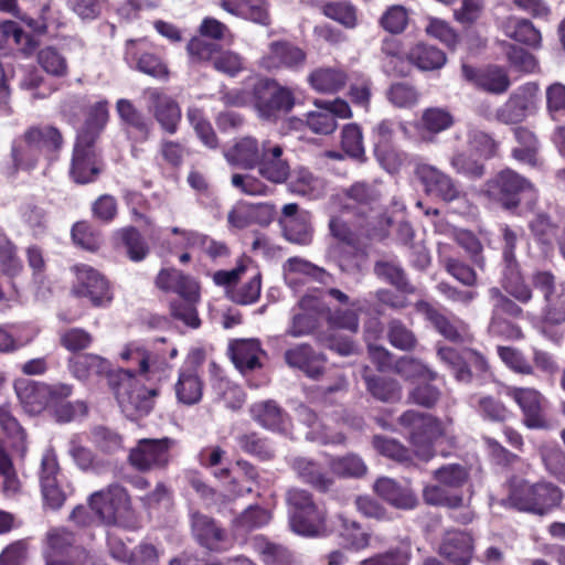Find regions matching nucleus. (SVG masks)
<instances>
[{
    "mask_svg": "<svg viewBox=\"0 0 565 565\" xmlns=\"http://www.w3.org/2000/svg\"><path fill=\"white\" fill-rule=\"evenodd\" d=\"M158 289L174 294L169 301L170 315L185 326L198 328L201 320L196 306L200 301V285L189 275L175 268H162L154 280Z\"/></svg>",
    "mask_w": 565,
    "mask_h": 565,
    "instance_id": "1",
    "label": "nucleus"
},
{
    "mask_svg": "<svg viewBox=\"0 0 565 565\" xmlns=\"http://www.w3.org/2000/svg\"><path fill=\"white\" fill-rule=\"evenodd\" d=\"M109 385L122 413L130 418L148 415L160 395L158 386L147 387L132 372L122 369L109 374Z\"/></svg>",
    "mask_w": 565,
    "mask_h": 565,
    "instance_id": "2",
    "label": "nucleus"
},
{
    "mask_svg": "<svg viewBox=\"0 0 565 565\" xmlns=\"http://www.w3.org/2000/svg\"><path fill=\"white\" fill-rule=\"evenodd\" d=\"M487 200L503 211L515 213L524 196L534 194V184L511 168H504L489 178L482 189Z\"/></svg>",
    "mask_w": 565,
    "mask_h": 565,
    "instance_id": "3",
    "label": "nucleus"
},
{
    "mask_svg": "<svg viewBox=\"0 0 565 565\" xmlns=\"http://www.w3.org/2000/svg\"><path fill=\"white\" fill-rule=\"evenodd\" d=\"M562 491L551 482L531 483L522 478H513L510 482V494L503 504L520 511L544 515L562 501Z\"/></svg>",
    "mask_w": 565,
    "mask_h": 565,
    "instance_id": "4",
    "label": "nucleus"
},
{
    "mask_svg": "<svg viewBox=\"0 0 565 565\" xmlns=\"http://www.w3.org/2000/svg\"><path fill=\"white\" fill-rule=\"evenodd\" d=\"M250 94L255 110L265 120H277L290 113L296 104L294 89L271 77L257 78Z\"/></svg>",
    "mask_w": 565,
    "mask_h": 565,
    "instance_id": "5",
    "label": "nucleus"
},
{
    "mask_svg": "<svg viewBox=\"0 0 565 565\" xmlns=\"http://www.w3.org/2000/svg\"><path fill=\"white\" fill-rule=\"evenodd\" d=\"M74 279L70 292L77 299H85L93 308H107L114 300L110 280L88 264H75L71 267Z\"/></svg>",
    "mask_w": 565,
    "mask_h": 565,
    "instance_id": "6",
    "label": "nucleus"
},
{
    "mask_svg": "<svg viewBox=\"0 0 565 565\" xmlns=\"http://www.w3.org/2000/svg\"><path fill=\"white\" fill-rule=\"evenodd\" d=\"M124 61L129 67L158 81L170 78V68L163 49L150 38L128 39L124 45Z\"/></svg>",
    "mask_w": 565,
    "mask_h": 565,
    "instance_id": "7",
    "label": "nucleus"
},
{
    "mask_svg": "<svg viewBox=\"0 0 565 565\" xmlns=\"http://www.w3.org/2000/svg\"><path fill=\"white\" fill-rule=\"evenodd\" d=\"M102 151L96 142L75 138L70 163V178L79 185L94 183L104 171Z\"/></svg>",
    "mask_w": 565,
    "mask_h": 565,
    "instance_id": "8",
    "label": "nucleus"
},
{
    "mask_svg": "<svg viewBox=\"0 0 565 565\" xmlns=\"http://www.w3.org/2000/svg\"><path fill=\"white\" fill-rule=\"evenodd\" d=\"M398 422L409 433L416 455L423 460H429L433 457L431 440L441 435L440 423L415 411L405 412Z\"/></svg>",
    "mask_w": 565,
    "mask_h": 565,
    "instance_id": "9",
    "label": "nucleus"
},
{
    "mask_svg": "<svg viewBox=\"0 0 565 565\" xmlns=\"http://www.w3.org/2000/svg\"><path fill=\"white\" fill-rule=\"evenodd\" d=\"M358 311H362V307H358L356 310L338 308L329 313L327 322L332 330L328 331L320 339L326 349L334 351L335 353H355L356 348L354 341L334 329H344L356 333L360 328Z\"/></svg>",
    "mask_w": 565,
    "mask_h": 565,
    "instance_id": "10",
    "label": "nucleus"
},
{
    "mask_svg": "<svg viewBox=\"0 0 565 565\" xmlns=\"http://www.w3.org/2000/svg\"><path fill=\"white\" fill-rule=\"evenodd\" d=\"M173 445L174 440L169 437L140 439L130 450L129 462L140 471L164 469L170 462Z\"/></svg>",
    "mask_w": 565,
    "mask_h": 565,
    "instance_id": "11",
    "label": "nucleus"
},
{
    "mask_svg": "<svg viewBox=\"0 0 565 565\" xmlns=\"http://www.w3.org/2000/svg\"><path fill=\"white\" fill-rule=\"evenodd\" d=\"M492 300V312L489 329L492 333L504 334L508 338L520 339V327L511 323L509 319H519L523 315L522 308L504 295L498 287L489 290Z\"/></svg>",
    "mask_w": 565,
    "mask_h": 565,
    "instance_id": "12",
    "label": "nucleus"
},
{
    "mask_svg": "<svg viewBox=\"0 0 565 565\" xmlns=\"http://www.w3.org/2000/svg\"><path fill=\"white\" fill-rule=\"evenodd\" d=\"M414 306L416 311L448 342L458 345H468L472 342V334L469 331L468 324L465 322L460 320L452 321L426 300H418Z\"/></svg>",
    "mask_w": 565,
    "mask_h": 565,
    "instance_id": "13",
    "label": "nucleus"
},
{
    "mask_svg": "<svg viewBox=\"0 0 565 565\" xmlns=\"http://www.w3.org/2000/svg\"><path fill=\"white\" fill-rule=\"evenodd\" d=\"M461 75L476 89L491 95L505 94L511 86L508 71L503 66L495 64L476 67L463 63L461 65Z\"/></svg>",
    "mask_w": 565,
    "mask_h": 565,
    "instance_id": "14",
    "label": "nucleus"
},
{
    "mask_svg": "<svg viewBox=\"0 0 565 565\" xmlns=\"http://www.w3.org/2000/svg\"><path fill=\"white\" fill-rule=\"evenodd\" d=\"M539 92L536 83H526L519 86L509 98L497 108L494 118L503 125H519L526 119L535 107Z\"/></svg>",
    "mask_w": 565,
    "mask_h": 565,
    "instance_id": "15",
    "label": "nucleus"
},
{
    "mask_svg": "<svg viewBox=\"0 0 565 565\" xmlns=\"http://www.w3.org/2000/svg\"><path fill=\"white\" fill-rule=\"evenodd\" d=\"M130 499L126 489L117 483L92 493L88 505L96 516L106 524H114L117 516L129 508Z\"/></svg>",
    "mask_w": 565,
    "mask_h": 565,
    "instance_id": "16",
    "label": "nucleus"
},
{
    "mask_svg": "<svg viewBox=\"0 0 565 565\" xmlns=\"http://www.w3.org/2000/svg\"><path fill=\"white\" fill-rule=\"evenodd\" d=\"M416 175L426 193L446 203L457 201L463 195L460 184L455 179L431 164L418 166Z\"/></svg>",
    "mask_w": 565,
    "mask_h": 565,
    "instance_id": "17",
    "label": "nucleus"
},
{
    "mask_svg": "<svg viewBox=\"0 0 565 565\" xmlns=\"http://www.w3.org/2000/svg\"><path fill=\"white\" fill-rule=\"evenodd\" d=\"M307 60L306 52L289 41H273L268 52L258 62L266 72H276L281 68L298 71Z\"/></svg>",
    "mask_w": 565,
    "mask_h": 565,
    "instance_id": "18",
    "label": "nucleus"
},
{
    "mask_svg": "<svg viewBox=\"0 0 565 565\" xmlns=\"http://www.w3.org/2000/svg\"><path fill=\"white\" fill-rule=\"evenodd\" d=\"M380 65L381 71L388 77H408L413 73L411 50L406 51L401 40L386 36L381 42Z\"/></svg>",
    "mask_w": 565,
    "mask_h": 565,
    "instance_id": "19",
    "label": "nucleus"
},
{
    "mask_svg": "<svg viewBox=\"0 0 565 565\" xmlns=\"http://www.w3.org/2000/svg\"><path fill=\"white\" fill-rule=\"evenodd\" d=\"M40 484L45 502L52 509L63 505L66 493L62 489V475L56 455L49 449L43 454L40 469Z\"/></svg>",
    "mask_w": 565,
    "mask_h": 565,
    "instance_id": "20",
    "label": "nucleus"
},
{
    "mask_svg": "<svg viewBox=\"0 0 565 565\" xmlns=\"http://www.w3.org/2000/svg\"><path fill=\"white\" fill-rule=\"evenodd\" d=\"M278 222L287 241L298 245H309L312 242L310 215L308 212H299L297 203L285 204Z\"/></svg>",
    "mask_w": 565,
    "mask_h": 565,
    "instance_id": "21",
    "label": "nucleus"
},
{
    "mask_svg": "<svg viewBox=\"0 0 565 565\" xmlns=\"http://www.w3.org/2000/svg\"><path fill=\"white\" fill-rule=\"evenodd\" d=\"M475 552V542L470 533L448 530L444 533L438 553L449 565H469Z\"/></svg>",
    "mask_w": 565,
    "mask_h": 565,
    "instance_id": "22",
    "label": "nucleus"
},
{
    "mask_svg": "<svg viewBox=\"0 0 565 565\" xmlns=\"http://www.w3.org/2000/svg\"><path fill=\"white\" fill-rule=\"evenodd\" d=\"M282 156L284 149L280 145L265 140L256 166L258 173L271 183H284L289 177L290 167Z\"/></svg>",
    "mask_w": 565,
    "mask_h": 565,
    "instance_id": "23",
    "label": "nucleus"
},
{
    "mask_svg": "<svg viewBox=\"0 0 565 565\" xmlns=\"http://www.w3.org/2000/svg\"><path fill=\"white\" fill-rule=\"evenodd\" d=\"M41 158L43 157L23 131L11 141V163L7 167V175L14 178L20 171H33L38 168Z\"/></svg>",
    "mask_w": 565,
    "mask_h": 565,
    "instance_id": "24",
    "label": "nucleus"
},
{
    "mask_svg": "<svg viewBox=\"0 0 565 565\" xmlns=\"http://www.w3.org/2000/svg\"><path fill=\"white\" fill-rule=\"evenodd\" d=\"M151 113L162 131L174 135L179 130L182 111L179 103L171 96L154 90L150 94Z\"/></svg>",
    "mask_w": 565,
    "mask_h": 565,
    "instance_id": "25",
    "label": "nucleus"
},
{
    "mask_svg": "<svg viewBox=\"0 0 565 565\" xmlns=\"http://www.w3.org/2000/svg\"><path fill=\"white\" fill-rule=\"evenodd\" d=\"M512 397L521 407L523 423L531 429H547L550 424L543 414V396L533 388H514Z\"/></svg>",
    "mask_w": 565,
    "mask_h": 565,
    "instance_id": "26",
    "label": "nucleus"
},
{
    "mask_svg": "<svg viewBox=\"0 0 565 565\" xmlns=\"http://www.w3.org/2000/svg\"><path fill=\"white\" fill-rule=\"evenodd\" d=\"M116 110L129 139L135 142H145L149 139L151 125L131 100L119 99L116 103Z\"/></svg>",
    "mask_w": 565,
    "mask_h": 565,
    "instance_id": "27",
    "label": "nucleus"
},
{
    "mask_svg": "<svg viewBox=\"0 0 565 565\" xmlns=\"http://www.w3.org/2000/svg\"><path fill=\"white\" fill-rule=\"evenodd\" d=\"M220 7L232 15L256 24H271L268 0H220Z\"/></svg>",
    "mask_w": 565,
    "mask_h": 565,
    "instance_id": "28",
    "label": "nucleus"
},
{
    "mask_svg": "<svg viewBox=\"0 0 565 565\" xmlns=\"http://www.w3.org/2000/svg\"><path fill=\"white\" fill-rule=\"evenodd\" d=\"M455 125L454 115L444 107H428L422 113L416 129L426 142H434L436 137Z\"/></svg>",
    "mask_w": 565,
    "mask_h": 565,
    "instance_id": "29",
    "label": "nucleus"
},
{
    "mask_svg": "<svg viewBox=\"0 0 565 565\" xmlns=\"http://www.w3.org/2000/svg\"><path fill=\"white\" fill-rule=\"evenodd\" d=\"M24 132L43 158L56 157L64 146L63 134L53 125H32Z\"/></svg>",
    "mask_w": 565,
    "mask_h": 565,
    "instance_id": "30",
    "label": "nucleus"
},
{
    "mask_svg": "<svg viewBox=\"0 0 565 565\" xmlns=\"http://www.w3.org/2000/svg\"><path fill=\"white\" fill-rule=\"evenodd\" d=\"M349 79V73L335 66L317 67L308 75L309 86L320 94H337L344 89Z\"/></svg>",
    "mask_w": 565,
    "mask_h": 565,
    "instance_id": "31",
    "label": "nucleus"
},
{
    "mask_svg": "<svg viewBox=\"0 0 565 565\" xmlns=\"http://www.w3.org/2000/svg\"><path fill=\"white\" fill-rule=\"evenodd\" d=\"M43 557L53 559H70L74 556H86L85 552L74 546V536L64 529H51L45 535Z\"/></svg>",
    "mask_w": 565,
    "mask_h": 565,
    "instance_id": "32",
    "label": "nucleus"
},
{
    "mask_svg": "<svg viewBox=\"0 0 565 565\" xmlns=\"http://www.w3.org/2000/svg\"><path fill=\"white\" fill-rule=\"evenodd\" d=\"M108 120V102L106 99L96 102L88 107L85 120L77 130L75 138L97 143Z\"/></svg>",
    "mask_w": 565,
    "mask_h": 565,
    "instance_id": "33",
    "label": "nucleus"
},
{
    "mask_svg": "<svg viewBox=\"0 0 565 565\" xmlns=\"http://www.w3.org/2000/svg\"><path fill=\"white\" fill-rule=\"evenodd\" d=\"M114 244L116 248L124 249L129 260L134 263L142 262L150 253L145 237L132 225L118 228L114 233Z\"/></svg>",
    "mask_w": 565,
    "mask_h": 565,
    "instance_id": "34",
    "label": "nucleus"
},
{
    "mask_svg": "<svg viewBox=\"0 0 565 565\" xmlns=\"http://www.w3.org/2000/svg\"><path fill=\"white\" fill-rule=\"evenodd\" d=\"M14 391L25 411L30 414H39L49 407L46 384L36 383L26 379H18L14 382Z\"/></svg>",
    "mask_w": 565,
    "mask_h": 565,
    "instance_id": "35",
    "label": "nucleus"
},
{
    "mask_svg": "<svg viewBox=\"0 0 565 565\" xmlns=\"http://www.w3.org/2000/svg\"><path fill=\"white\" fill-rule=\"evenodd\" d=\"M250 414L264 428L281 433L288 429L287 414L271 399L254 403L250 406Z\"/></svg>",
    "mask_w": 565,
    "mask_h": 565,
    "instance_id": "36",
    "label": "nucleus"
},
{
    "mask_svg": "<svg viewBox=\"0 0 565 565\" xmlns=\"http://www.w3.org/2000/svg\"><path fill=\"white\" fill-rule=\"evenodd\" d=\"M374 491L397 509L409 510L417 503V499L409 488L401 487L391 478L377 479L374 483Z\"/></svg>",
    "mask_w": 565,
    "mask_h": 565,
    "instance_id": "37",
    "label": "nucleus"
},
{
    "mask_svg": "<svg viewBox=\"0 0 565 565\" xmlns=\"http://www.w3.org/2000/svg\"><path fill=\"white\" fill-rule=\"evenodd\" d=\"M512 131L519 145L512 149V158L527 166L536 167L539 164L540 151V141L536 135L524 126H516Z\"/></svg>",
    "mask_w": 565,
    "mask_h": 565,
    "instance_id": "38",
    "label": "nucleus"
},
{
    "mask_svg": "<svg viewBox=\"0 0 565 565\" xmlns=\"http://www.w3.org/2000/svg\"><path fill=\"white\" fill-rule=\"evenodd\" d=\"M191 520L192 533L201 545L209 550H217L225 541V531L207 515L195 512Z\"/></svg>",
    "mask_w": 565,
    "mask_h": 565,
    "instance_id": "39",
    "label": "nucleus"
},
{
    "mask_svg": "<svg viewBox=\"0 0 565 565\" xmlns=\"http://www.w3.org/2000/svg\"><path fill=\"white\" fill-rule=\"evenodd\" d=\"M291 530L303 536H319L327 532L326 512L318 507L301 514H291Z\"/></svg>",
    "mask_w": 565,
    "mask_h": 565,
    "instance_id": "40",
    "label": "nucleus"
},
{
    "mask_svg": "<svg viewBox=\"0 0 565 565\" xmlns=\"http://www.w3.org/2000/svg\"><path fill=\"white\" fill-rule=\"evenodd\" d=\"M394 121L391 119L381 120L372 131L374 143V156L377 161L383 164H390L395 157L393 149L394 139Z\"/></svg>",
    "mask_w": 565,
    "mask_h": 565,
    "instance_id": "41",
    "label": "nucleus"
},
{
    "mask_svg": "<svg viewBox=\"0 0 565 565\" xmlns=\"http://www.w3.org/2000/svg\"><path fill=\"white\" fill-rule=\"evenodd\" d=\"M175 395L184 405L198 404L203 395V383L194 367H185L180 371L175 383Z\"/></svg>",
    "mask_w": 565,
    "mask_h": 565,
    "instance_id": "42",
    "label": "nucleus"
},
{
    "mask_svg": "<svg viewBox=\"0 0 565 565\" xmlns=\"http://www.w3.org/2000/svg\"><path fill=\"white\" fill-rule=\"evenodd\" d=\"M262 146L253 137L241 138L226 154L227 160L243 169H254L258 163Z\"/></svg>",
    "mask_w": 565,
    "mask_h": 565,
    "instance_id": "43",
    "label": "nucleus"
},
{
    "mask_svg": "<svg viewBox=\"0 0 565 565\" xmlns=\"http://www.w3.org/2000/svg\"><path fill=\"white\" fill-rule=\"evenodd\" d=\"M505 34L515 42L533 50H539L542 46L540 30L527 19L510 18L505 25Z\"/></svg>",
    "mask_w": 565,
    "mask_h": 565,
    "instance_id": "44",
    "label": "nucleus"
},
{
    "mask_svg": "<svg viewBox=\"0 0 565 565\" xmlns=\"http://www.w3.org/2000/svg\"><path fill=\"white\" fill-rule=\"evenodd\" d=\"M298 419L306 424L309 430L306 438L320 444H341L344 441L342 434H329L321 423L318 422L316 414L307 406L299 405L296 409Z\"/></svg>",
    "mask_w": 565,
    "mask_h": 565,
    "instance_id": "45",
    "label": "nucleus"
},
{
    "mask_svg": "<svg viewBox=\"0 0 565 565\" xmlns=\"http://www.w3.org/2000/svg\"><path fill=\"white\" fill-rule=\"evenodd\" d=\"M502 287L521 303H527L533 296L531 287L525 282L519 263L504 265Z\"/></svg>",
    "mask_w": 565,
    "mask_h": 565,
    "instance_id": "46",
    "label": "nucleus"
},
{
    "mask_svg": "<svg viewBox=\"0 0 565 565\" xmlns=\"http://www.w3.org/2000/svg\"><path fill=\"white\" fill-rule=\"evenodd\" d=\"M413 68L420 71H434L441 68L447 61L446 54L440 49L426 43H417L411 47Z\"/></svg>",
    "mask_w": 565,
    "mask_h": 565,
    "instance_id": "47",
    "label": "nucleus"
},
{
    "mask_svg": "<svg viewBox=\"0 0 565 565\" xmlns=\"http://www.w3.org/2000/svg\"><path fill=\"white\" fill-rule=\"evenodd\" d=\"M292 469L302 481L319 490H327L332 483L331 478L311 459L305 457L295 458Z\"/></svg>",
    "mask_w": 565,
    "mask_h": 565,
    "instance_id": "48",
    "label": "nucleus"
},
{
    "mask_svg": "<svg viewBox=\"0 0 565 565\" xmlns=\"http://www.w3.org/2000/svg\"><path fill=\"white\" fill-rule=\"evenodd\" d=\"M186 118L196 137L205 147L209 149L218 148V137L202 108L196 106L189 107L186 109Z\"/></svg>",
    "mask_w": 565,
    "mask_h": 565,
    "instance_id": "49",
    "label": "nucleus"
},
{
    "mask_svg": "<svg viewBox=\"0 0 565 565\" xmlns=\"http://www.w3.org/2000/svg\"><path fill=\"white\" fill-rule=\"evenodd\" d=\"M467 141L472 151L484 160L500 156L501 143L490 132L471 126L467 131Z\"/></svg>",
    "mask_w": 565,
    "mask_h": 565,
    "instance_id": "50",
    "label": "nucleus"
},
{
    "mask_svg": "<svg viewBox=\"0 0 565 565\" xmlns=\"http://www.w3.org/2000/svg\"><path fill=\"white\" fill-rule=\"evenodd\" d=\"M349 99L354 106L369 110L373 87L371 77L362 72H351L349 73Z\"/></svg>",
    "mask_w": 565,
    "mask_h": 565,
    "instance_id": "51",
    "label": "nucleus"
},
{
    "mask_svg": "<svg viewBox=\"0 0 565 565\" xmlns=\"http://www.w3.org/2000/svg\"><path fill=\"white\" fill-rule=\"evenodd\" d=\"M337 520L339 522L337 531L345 547L362 550L369 545V534L364 532L355 521H352L342 514H339Z\"/></svg>",
    "mask_w": 565,
    "mask_h": 565,
    "instance_id": "52",
    "label": "nucleus"
},
{
    "mask_svg": "<svg viewBox=\"0 0 565 565\" xmlns=\"http://www.w3.org/2000/svg\"><path fill=\"white\" fill-rule=\"evenodd\" d=\"M262 292V274L256 273L248 281L225 290L226 298L239 306H249L259 300Z\"/></svg>",
    "mask_w": 565,
    "mask_h": 565,
    "instance_id": "53",
    "label": "nucleus"
},
{
    "mask_svg": "<svg viewBox=\"0 0 565 565\" xmlns=\"http://www.w3.org/2000/svg\"><path fill=\"white\" fill-rule=\"evenodd\" d=\"M374 271L402 294L414 295L416 292V287L408 281L402 267L388 262H376Z\"/></svg>",
    "mask_w": 565,
    "mask_h": 565,
    "instance_id": "54",
    "label": "nucleus"
},
{
    "mask_svg": "<svg viewBox=\"0 0 565 565\" xmlns=\"http://www.w3.org/2000/svg\"><path fill=\"white\" fill-rule=\"evenodd\" d=\"M320 10L324 17L347 29H353L358 24L356 9L349 1H328L321 4Z\"/></svg>",
    "mask_w": 565,
    "mask_h": 565,
    "instance_id": "55",
    "label": "nucleus"
},
{
    "mask_svg": "<svg viewBox=\"0 0 565 565\" xmlns=\"http://www.w3.org/2000/svg\"><path fill=\"white\" fill-rule=\"evenodd\" d=\"M71 237L77 247L88 252H97L103 243L99 231L85 220L73 224Z\"/></svg>",
    "mask_w": 565,
    "mask_h": 565,
    "instance_id": "56",
    "label": "nucleus"
},
{
    "mask_svg": "<svg viewBox=\"0 0 565 565\" xmlns=\"http://www.w3.org/2000/svg\"><path fill=\"white\" fill-rule=\"evenodd\" d=\"M341 148L352 159L366 160L362 129L356 124H347L341 131Z\"/></svg>",
    "mask_w": 565,
    "mask_h": 565,
    "instance_id": "57",
    "label": "nucleus"
},
{
    "mask_svg": "<svg viewBox=\"0 0 565 565\" xmlns=\"http://www.w3.org/2000/svg\"><path fill=\"white\" fill-rule=\"evenodd\" d=\"M433 477L436 482L444 484L454 492H458L467 483L469 472L459 463H448L434 470Z\"/></svg>",
    "mask_w": 565,
    "mask_h": 565,
    "instance_id": "58",
    "label": "nucleus"
},
{
    "mask_svg": "<svg viewBox=\"0 0 565 565\" xmlns=\"http://www.w3.org/2000/svg\"><path fill=\"white\" fill-rule=\"evenodd\" d=\"M0 427L8 435L14 451L24 455L25 435L8 405L0 406Z\"/></svg>",
    "mask_w": 565,
    "mask_h": 565,
    "instance_id": "59",
    "label": "nucleus"
},
{
    "mask_svg": "<svg viewBox=\"0 0 565 565\" xmlns=\"http://www.w3.org/2000/svg\"><path fill=\"white\" fill-rule=\"evenodd\" d=\"M424 501L429 505L458 508L462 504V495L454 492L441 483L427 484L423 490Z\"/></svg>",
    "mask_w": 565,
    "mask_h": 565,
    "instance_id": "60",
    "label": "nucleus"
},
{
    "mask_svg": "<svg viewBox=\"0 0 565 565\" xmlns=\"http://www.w3.org/2000/svg\"><path fill=\"white\" fill-rule=\"evenodd\" d=\"M40 66L50 75L64 77L68 73V65L65 56L54 46H45L38 53Z\"/></svg>",
    "mask_w": 565,
    "mask_h": 565,
    "instance_id": "61",
    "label": "nucleus"
},
{
    "mask_svg": "<svg viewBox=\"0 0 565 565\" xmlns=\"http://www.w3.org/2000/svg\"><path fill=\"white\" fill-rule=\"evenodd\" d=\"M0 268L3 274L11 277L23 270L15 244L3 233H0Z\"/></svg>",
    "mask_w": 565,
    "mask_h": 565,
    "instance_id": "62",
    "label": "nucleus"
},
{
    "mask_svg": "<svg viewBox=\"0 0 565 565\" xmlns=\"http://www.w3.org/2000/svg\"><path fill=\"white\" fill-rule=\"evenodd\" d=\"M507 60L510 66L523 74H533L540 71L539 60L525 49L515 44H509Z\"/></svg>",
    "mask_w": 565,
    "mask_h": 565,
    "instance_id": "63",
    "label": "nucleus"
},
{
    "mask_svg": "<svg viewBox=\"0 0 565 565\" xmlns=\"http://www.w3.org/2000/svg\"><path fill=\"white\" fill-rule=\"evenodd\" d=\"M529 230L537 243L551 245L558 234V225L546 213H537L530 222Z\"/></svg>",
    "mask_w": 565,
    "mask_h": 565,
    "instance_id": "64",
    "label": "nucleus"
}]
</instances>
